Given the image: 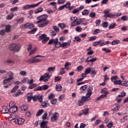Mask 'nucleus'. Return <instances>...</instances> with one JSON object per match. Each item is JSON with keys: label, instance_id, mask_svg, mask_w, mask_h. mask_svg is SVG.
<instances>
[{"label": "nucleus", "instance_id": "obj_53", "mask_svg": "<svg viewBox=\"0 0 128 128\" xmlns=\"http://www.w3.org/2000/svg\"><path fill=\"white\" fill-rule=\"evenodd\" d=\"M14 18V14H10L6 16L7 20H12Z\"/></svg>", "mask_w": 128, "mask_h": 128}, {"label": "nucleus", "instance_id": "obj_50", "mask_svg": "<svg viewBox=\"0 0 128 128\" xmlns=\"http://www.w3.org/2000/svg\"><path fill=\"white\" fill-rule=\"evenodd\" d=\"M102 50H104V52H106V54H110V52H112V50H108V49H106V48H103L102 49Z\"/></svg>", "mask_w": 128, "mask_h": 128}, {"label": "nucleus", "instance_id": "obj_28", "mask_svg": "<svg viewBox=\"0 0 128 128\" xmlns=\"http://www.w3.org/2000/svg\"><path fill=\"white\" fill-rule=\"evenodd\" d=\"M102 40H99L98 42H95L92 44L93 46H98L100 44L102 43Z\"/></svg>", "mask_w": 128, "mask_h": 128}, {"label": "nucleus", "instance_id": "obj_64", "mask_svg": "<svg viewBox=\"0 0 128 128\" xmlns=\"http://www.w3.org/2000/svg\"><path fill=\"white\" fill-rule=\"evenodd\" d=\"M121 20H128V16H122V18H121Z\"/></svg>", "mask_w": 128, "mask_h": 128}, {"label": "nucleus", "instance_id": "obj_5", "mask_svg": "<svg viewBox=\"0 0 128 128\" xmlns=\"http://www.w3.org/2000/svg\"><path fill=\"white\" fill-rule=\"evenodd\" d=\"M27 99H28V102H30V100H32L34 102H36L38 100L40 102H42V96H30L27 98Z\"/></svg>", "mask_w": 128, "mask_h": 128}, {"label": "nucleus", "instance_id": "obj_49", "mask_svg": "<svg viewBox=\"0 0 128 128\" xmlns=\"http://www.w3.org/2000/svg\"><path fill=\"white\" fill-rule=\"evenodd\" d=\"M64 2H66V0H58V4H64Z\"/></svg>", "mask_w": 128, "mask_h": 128}, {"label": "nucleus", "instance_id": "obj_60", "mask_svg": "<svg viewBox=\"0 0 128 128\" xmlns=\"http://www.w3.org/2000/svg\"><path fill=\"white\" fill-rule=\"evenodd\" d=\"M36 90H42V86L37 87L34 90L35 92H36Z\"/></svg>", "mask_w": 128, "mask_h": 128}, {"label": "nucleus", "instance_id": "obj_8", "mask_svg": "<svg viewBox=\"0 0 128 128\" xmlns=\"http://www.w3.org/2000/svg\"><path fill=\"white\" fill-rule=\"evenodd\" d=\"M50 76H52V75L50 74L46 73L44 76L40 77L39 80L40 82L44 80L45 82H48V79Z\"/></svg>", "mask_w": 128, "mask_h": 128}, {"label": "nucleus", "instance_id": "obj_42", "mask_svg": "<svg viewBox=\"0 0 128 128\" xmlns=\"http://www.w3.org/2000/svg\"><path fill=\"white\" fill-rule=\"evenodd\" d=\"M16 120V116L14 115H10L9 120Z\"/></svg>", "mask_w": 128, "mask_h": 128}, {"label": "nucleus", "instance_id": "obj_19", "mask_svg": "<svg viewBox=\"0 0 128 128\" xmlns=\"http://www.w3.org/2000/svg\"><path fill=\"white\" fill-rule=\"evenodd\" d=\"M56 90L57 92H61L62 90V86L60 84H58L56 85Z\"/></svg>", "mask_w": 128, "mask_h": 128}, {"label": "nucleus", "instance_id": "obj_56", "mask_svg": "<svg viewBox=\"0 0 128 128\" xmlns=\"http://www.w3.org/2000/svg\"><path fill=\"white\" fill-rule=\"evenodd\" d=\"M61 79H62V77L56 76L54 82H60V80Z\"/></svg>", "mask_w": 128, "mask_h": 128}, {"label": "nucleus", "instance_id": "obj_29", "mask_svg": "<svg viewBox=\"0 0 128 128\" xmlns=\"http://www.w3.org/2000/svg\"><path fill=\"white\" fill-rule=\"evenodd\" d=\"M18 86H16L12 88V90H11L10 92H11L12 93L16 92V90H18Z\"/></svg>", "mask_w": 128, "mask_h": 128}, {"label": "nucleus", "instance_id": "obj_12", "mask_svg": "<svg viewBox=\"0 0 128 128\" xmlns=\"http://www.w3.org/2000/svg\"><path fill=\"white\" fill-rule=\"evenodd\" d=\"M22 28H34V25L32 23L27 22L25 24H24Z\"/></svg>", "mask_w": 128, "mask_h": 128}, {"label": "nucleus", "instance_id": "obj_16", "mask_svg": "<svg viewBox=\"0 0 128 128\" xmlns=\"http://www.w3.org/2000/svg\"><path fill=\"white\" fill-rule=\"evenodd\" d=\"M104 94H102L99 97L97 98L96 100H100L102 98H106V94H108V92H104Z\"/></svg>", "mask_w": 128, "mask_h": 128}, {"label": "nucleus", "instance_id": "obj_7", "mask_svg": "<svg viewBox=\"0 0 128 128\" xmlns=\"http://www.w3.org/2000/svg\"><path fill=\"white\" fill-rule=\"evenodd\" d=\"M37 20L38 21L36 22L35 24H40V22H46L48 21V15L47 14H43L42 16H40L37 18Z\"/></svg>", "mask_w": 128, "mask_h": 128}, {"label": "nucleus", "instance_id": "obj_57", "mask_svg": "<svg viewBox=\"0 0 128 128\" xmlns=\"http://www.w3.org/2000/svg\"><path fill=\"white\" fill-rule=\"evenodd\" d=\"M108 26V22H104L102 24L103 28H106Z\"/></svg>", "mask_w": 128, "mask_h": 128}, {"label": "nucleus", "instance_id": "obj_48", "mask_svg": "<svg viewBox=\"0 0 128 128\" xmlns=\"http://www.w3.org/2000/svg\"><path fill=\"white\" fill-rule=\"evenodd\" d=\"M49 86L48 85H44L42 86V90H46L48 88Z\"/></svg>", "mask_w": 128, "mask_h": 128}, {"label": "nucleus", "instance_id": "obj_61", "mask_svg": "<svg viewBox=\"0 0 128 128\" xmlns=\"http://www.w3.org/2000/svg\"><path fill=\"white\" fill-rule=\"evenodd\" d=\"M90 18H94L96 16V13L94 12H92L90 14Z\"/></svg>", "mask_w": 128, "mask_h": 128}, {"label": "nucleus", "instance_id": "obj_11", "mask_svg": "<svg viewBox=\"0 0 128 128\" xmlns=\"http://www.w3.org/2000/svg\"><path fill=\"white\" fill-rule=\"evenodd\" d=\"M48 24H50V21L48 20L47 21H40L39 23H37V24L39 28H44Z\"/></svg>", "mask_w": 128, "mask_h": 128}, {"label": "nucleus", "instance_id": "obj_52", "mask_svg": "<svg viewBox=\"0 0 128 128\" xmlns=\"http://www.w3.org/2000/svg\"><path fill=\"white\" fill-rule=\"evenodd\" d=\"M20 76H26V72L22 70L20 72Z\"/></svg>", "mask_w": 128, "mask_h": 128}, {"label": "nucleus", "instance_id": "obj_36", "mask_svg": "<svg viewBox=\"0 0 128 128\" xmlns=\"http://www.w3.org/2000/svg\"><path fill=\"white\" fill-rule=\"evenodd\" d=\"M24 112H26L28 110V106H26L25 105H23L20 108Z\"/></svg>", "mask_w": 128, "mask_h": 128}, {"label": "nucleus", "instance_id": "obj_62", "mask_svg": "<svg viewBox=\"0 0 128 128\" xmlns=\"http://www.w3.org/2000/svg\"><path fill=\"white\" fill-rule=\"evenodd\" d=\"M42 119L43 120H46V118H48V113L46 112L42 116Z\"/></svg>", "mask_w": 128, "mask_h": 128}, {"label": "nucleus", "instance_id": "obj_45", "mask_svg": "<svg viewBox=\"0 0 128 128\" xmlns=\"http://www.w3.org/2000/svg\"><path fill=\"white\" fill-rule=\"evenodd\" d=\"M104 16H105L106 18H112L113 17H114V15H112V14H105L104 15Z\"/></svg>", "mask_w": 128, "mask_h": 128}, {"label": "nucleus", "instance_id": "obj_21", "mask_svg": "<svg viewBox=\"0 0 128 128\" xmlns=\"http://www.w3.org/2000/svg\"><path fill=\"white\" fill-rule=\"evenodd\" d=\"M10 28H12V26L10 25H7L5 28V31L6 32H10Z\"/></svg>", "mask_w": 128, "mask_h": 128}, {"label": "nucleus", "instance_id": "obj_38", "mask_svg": "<svg viewBox=\"0 0 128 128\" xmlns=\"http://www.w3.org/2000/svg\"><path fill=\"white\" fill-rule=\"evenodd\" d=\"M58 26L60 28H66V25L64 23L58 24Z\"/></svg>", "mask_w": 128, "mask_h": 128}, {"label": "nucleus", "instance_id": "obj_34", "mask_svg": "<svg viewBox=\"0 0 128 128\" xmlns=\"http://www.w3.org/2000/svg\"><path fill=\"white\" fill-rule=\"evenodd\" d=\"M52 30H54L55 32H60V28L56 26H53V28H52Z\"/></svg>", "mask_w": 128, "mask_h": 128}, {"label": "nucleus", "instance_id": "obj_39", "mask_svg": "<svg viewBox=\"0 0 128 128\" xmlns=\"http://www.w3.org/2000/svg\"><path fill=\"white\" fill-rule=\"evenodd\" d=\"M64 6L66 8H70V2H68L66 4H64Z\"/></svg>", "mask_w": 128, "mask_h": 128}, {"label": "nucleus", "instance_id": "obj_27", "mask_svg": "<svg viewBox=\"0 0 128 128\" xmlns=\"http://www.w3.org/2000/svg\"><path fill=\"white\" fill-rule=\"evenodd\" d=\"M50 34L52 36H54L56 34V32L54 31V30H50Z\"/></svg>", "mask_w": 128, "mask_h": 128}, {"label": "nucleus", "instance_id": "obj_2", "mask_svg": "<svg viewBox=\"0 0 128 128\" xmlns=\"http://www.w3.org/2000/svg\"><path fill=\"white\" fill-rule=\"evenodd\" d=\"M92 87H89L88 90V92L86 94V96H82L80 100H78V104L79 106H84V104L86 102H88V100H90V96H92Z\"/></svg>", "mask_w": 128, "mask_h": 128}, {"label": "nucleus", "instance_id": "obj_18", "mask_svg": "<svg viewBox=\"0 0 128 128\" xmlns=\"http://www.w3.org/2000/svg\"><path fill=\"white\" fill-rule=\"evenodd\" d=\"M2 114H8V112H10V110H8V108L6 106H4L2 108Z\"/></svg>", "mask_w": 128, "mask_h": 128}, {"label": "nucleus", "instance_id": "obj_10", "mask_svg": "<svg viewBox=\"0 0 128 128\" xmlns=\"http://www.w3.org/2000/svg\"><path fill=\"white\" fill-rule=\"evenodd\" d=\"M58 116H60V114L56 112H54L52 114V116L51 117V121L52 122H54L56 120H58Z\"/></svg>", "mask_w": 128, "mask_h": 128}, {"label": "nucleus", "instance_id": "obj_13", "mask_svg": "<svg viewBox=\"0 0 128 128\" xmlns=\"http://www.w3.org/2000/svg\"><path fill=\"white\" fill-rule=\"evenodd\" d=\"M80 20H78V17H76L74 20L71 24V26H76L80 24Z\"/></svg>", "mask_w": 128, "mask_h": 128}, {"label": "nucleus", "instance_id": "obj_43", "mask_svg": "<svg viewBox=\"0 0 128 128\" xmlns=\"http://www.w3.org/2000/svg\"><path fill=\"white\" fill-rule=\"evenodd\" d=\"M114 84H122V81L120 80H117L114 81Z\"/></svg>", "mask_w": 128, "mask_h": 128}, {"label": "nucleus", "instance_id": "obj_63", "mask_svg": "<svg viewBox=\"0 0 128 128\" xmlns=\"http://www.w3.org/2000/svg\"><path fill=\"white\" fill-rule=\"evenodd\" d=\"M50 102L52 104H56V99L52 100Z\"/></svg>", "mask_w": 128, "mask_h": 128}, {"label": "nucleus", "instance_id": "obj_26", "mask_svg": "<svg viewBox=\"0 0 128 128\" xmlns=\"http://www.w3.org/2000/svg\"><path fill=\"white\" fill-rule=\"evenodd\" d=\"M36 48H35L30 50L28 56H32V54H36Z\"/></svg>", "mask_w": 128, "mask_h": 128}, {"label": "nucleus", "instance_id": "obj_35", "mask_svg": "<svg viewBox=\"0 0 128 128\" xmlns=\"http://www.w3.org/2000/svg\"><path fill=\"white\" fill-rule=\"evenodd\" d=\"M30 86L28 87L30 90H32V88H36L37 84H30Z\"/></svg>", "mask_w": 128, "mask_h": 128}, {"label": "nucleus", "instance_id": "obj_54", "mask_svg": "<svg viewBox=\"0 0 128 128\" xmlns=\"http://www.w3.org/2000/svg\"><path fill=\"white\" fill-rule=\"evenodd\" d=\"M5 34H6V30H4L2 29L0 30V36H4Z\"/></svg>", "mask_w": 128, "mask_h": 128}, {"label": "nucleus", "instance_id": "obj_17", "mask_svg": "<svg viewBox=\"0 0 128 128\" xmlns=\"http://www.w3.org/2000/svg\"><path fill=\"white\" fill-rule=\"evenodd\" d=\"M48 122L42 121L40 124V128H50L46 124H48Z\"/></svg>", "mask_w": 128, "mask_h": 128}, {"label": "nucleus", "instance_id": "obj_15", "mask_svg": "<svg viewBox=\"0 0 128 128\" xmlns=\"http://www.w3.org/2000/svg\"><path fill=\"white\" fill-rule=\"evenodd\" d=\"M15 122H17L18 124H22L24 122V119L22 118H18V119L15 120Z\"/></svg>", "mask_w": 128, "mask_h": 128}, {"label": "nucleus", "instance_id": "obj_32", "mask_svg": "<svg viewBox=\"0 0 128 128\" xmlns=\"http://www.w3.org/2000/svg\"><path fill=\"white\" fill-rule=\"evenodd\" d=\"M91 76L94 78V76L96 74V72L95 70L92 69V70H91Z\"/></svg>", "mask_w": 128, "mask_h": 128}, {"label": "nucleus", "instance_id": "obj_20", "mask_svg": "<svg viewBox=\"0 0 128 128\" xmlns=\"http://www.w3.org/2000/svg\"><path fill=\"white\" fill-rule=\"evenodd\" d=\"M43 10H44V8L40 7V8H39L36 9L34 10V12H35V14H38L40 12H42Z\"/></svg>", "mask_w": 128, "mask_h": 128}, {"label": "nucleus", "instance_id": "obj_37", "mask_svg": "<svg viewBox=\"0 0 128 128\" xmlns=\"http://www.w3.org/2000/svg\"><path fill=\"white\" fill-rule=\"evenodd\" d=\"M56 69V67H50L48 69V72H53Z\"/></svg>", "mask_w": 128, "mask_h": 128}, {"label": "nucleus", "instance_id": "obj_51", "mask_svg": "<svg viewBox=\"0 0 128 128\" xmlns=\"http://www.w3.org/2000/svg\"><path fill=\"white\" fill-rule=\"evenodd\" d=\"M82 40V39L80 37H75L74 38V42H80Z\"/></svg>", "mask_w": 128, "mask_h": 128}, {"label": "nucleus", "instance_id": "obj_59", "mask_svg": "<svg viewBox=\"0 0 128 128\" xmlns=\"http://www.w3.org/2000/svg\"><path fill=\"white\" fill-rule=\"evenodd\" d=\"M112 126H114V122H110L108 124L107 126L108 128H112Z\"/></svg>", "mask_w": 128, "mask_h": 128}, {"label": "nucleus", "instance_id": "obj_55", "mask_svg": "<svg viewBox=\"0 0 128 128\" xmlns=\"http://www.w3.org/2000/svg\"><path fill=\"white\" fill-rule=\"evenodd\" d=\"M24 18H21L20 19L16 20V22L19 23L22 22H24Z\"/></svg>", "mask_w": 128, "mask_h": 128}, {"label": "nucleus", "instance_id": "obj_58", "mask_svg": "<svg viewBox=\"0 0 128 128\" xmlns=\"http://www.w3.org/2000/svg\"><path fill=\"white\" fill-rule=\"evenodd\" d=\"M42 106L43 108H46V106H48V102H42Z\"/></svg>", "mask_w": 128, "mask_h": 128}, {"label": "nucleus", "instance_id": "obj_4", "mask_svg": "<svg viewBox=\"0 0 128 128\" xmlns=\"http://www.w3.org/2000/svg\"><path fill=\"white\" fill-rule=\"evenodd\" d=\"M38 58H44V56H40V55H37L26 60V62H27L28 64H30L40 62H42V60L41 59Z\"/></svg>", "mask_w": 128, "mask_h": 128}, {"label": "nucleus", "instance_id": "obj_22", "mask_svg": "<svg viewBox=\"0 0 128 128\" xmlns=\"http://www.w3.org/2000/svg\"><path fill=\"white\" fill-rule=\"evenodd\" d=\"M82 16H88V14H90V10H84L82 12Z\"/></svg>", "mask_w": 128, "mask_h": 128}, {"label": "nucleus", "instance_id": "obj_23", "mask_svg": "<svg viewBox=\"0 0 128 128\" xmlns=\"http://www.w3.org/2000/svg\"><path fill=\"white\" fill-rule=\"evenodd\" d=\"M42 114H44V110L41 109L37 112L36 114V116H42Z\"/></svg>", "mask_w": 128, "mask_h": 128}, {"label": "nucleus", "instance_id": "obj_6", "mask_svg": "<svg viewBox=\"0 0 128 128\" xmlns=\"http://www.w3.org/2000/svg\"><path fill=\"white\" fill-rule=\"evenodd\" d=\"M9 50L11 52H18L20 50V44H12L9 46Z\"/></svg>", "mask_w": 128, "mask_h": 128}, {"label": "nucleus", "instance_id": "obj_47", "mask_svg": "<svg viewBox=\"0 0 128 128\" xmlns=\"http://www.w3.org/2000/svg\"><path fill=\"white\" fill-rule=\"evenodd\" d=\"M76 32H80L82 30V28L80 26H78L76 28Z\"/></svg>", "mask_w": 128, "mask_h": 128}, {"label": "nucleus", "instance_id": "obj_24", "mask_svg": "<svg viewBox=\"0 0 128 128\" xmlns=\"http://www.w3.org/2000/svg\"><path fill=\"white\" fill-rule=\"evenodd\" d=\"M126 96V92H123L120 93V94L118 95L117 98H124Z\"/></svg>", "mask_w": 128, "mask_h": 128}, {"label": "nucleus", "instance_id": "obj_25", "mask_svg": "<svg viewBox=\"0 0 128 128\" xmlns=\"http://www.w3.org/2000/svg\"><path fill=\"white\" fill-rule=\"evenodd\" d=\"M46 38H47L46 35V34H42L39 36L38 40H43Z\"/></svg>", "mask_w": 128, "mask_h": 128}, {"label": "nucleus", "instance_id": "obj_30", "mask_svg": "<svg viewBox=\"0 0 128 128\" xmlns=\"http://www.w3.org/2000/svg\"><path fill=\"white\" fill-rule=\"evenodd\" d=\"M120 110V105L118 104H115V106L113 109L114 112H118Z\"/></svg>", "mask_w": 128, "mask_h": 128}, {"label": "nucleus", "instance_id": "obj_46", "mask_svg": "<svg viewBox=\"0 0 128 128\" xmlns=\"http://www.w3.org/2000/svg\"><path fill=\"white\" fill-rule=\"evenodd\" d=\"M6 64H14V60H8L6 61Z\"/></svg>", "mask_w": 128, "mask_h": 128}, {"label": "nucleus", "instance_id": "obj_40", "mask_svg": "<svg viewBox=\"0 0 128 128\" xmlns=\"http://www.w3.org/2000/svg\"><path fill=\"white\" fill-rule=\"evenodd\" d=\"M50 40V38L46 37V38H44L42 40V44H46L48 42V40Z\"/></svg>", "mask_w": 128, "mask_h": 128}, {"label": "nucleus", "instance_id": "obj_31", "mask_svg": "<svg viewBox=\"0 0 128 128\" xmlns=\"http://www.w3.org/2000/svg\"><path fill=\"white\" fill-rule=\"evenodd\" d=\"M120 40H114L112 42V44L114 46V44H120Z\"/></svg>", "mask_w": 128, "mask_h": 128}, {"label": "nucleus", "instance_id": "obj_9", "mask_svg": "<svg viewBox=\"0 0 128 128\" xmlns=\"http://www.w3.org/2000/svg\"><path fill=\"white\" fill-rule=\"evenodd\" d=\"M40 4H42V2H40L36 4L26 5V6L22 7V10H28V8H36V6H40Z\"/></svg>", "mask_w": 128, "mask_h": 128}, {"label": "nucleus", "instance_id": "obj_41", "mask_svg": "<svg viewBox=\"0 0 128 128\" xmlns=\"http://www.w3.org/2000/svg\"><path fill=\"white\" fill-rule=\"evenodd\" d=\"M116 23L110 24L108 27L109 30H112V28H114L116 27Z\"/></svg>", "mask_w": 128, "mask_h": 128}, {"label": "nucleus", "instance_id": "obj_3", "mask_svg": "<svg viewBox=\"0 0 128 128\" xmlns=\"http://www.w3.org/2000/svg\"><path fill=\"white\" fill-rule=\"evenodd\" d=\"M48 44H54V46L56 48H66L68 46H70V44L68 42H64L62 43L58 42V38L50 40Z\"/></svg>", "mask_w": 128, "mask_h": 128}, {"label": "nucleus", "instance_id": "obj_44", "mask_svg": "<svg viewBox=\"0 0 128 128\" xmlns=\"http://www.w3.org/2000/svg\"><path fill=\"white\" fill-rule=\"evenodd\" d=\"M84 70V66H80L77 68L78 72H82Z\"/></svg>", "mask_w": 128, "mask_h": 128}, {"label": "nucleus", "instance_id": "obj_14", "mask_svg": "<svg viewBox=\"0 0 128 128\" xmlns=\"http://www.w3.org/2000/svg\"><path fill=\"white\" fill-rule=\"evenodd\" d=\"M18 111V106H12L9 109V112H10V114H14V112H16Z\"/></svg>", "mask_w": 128, "mask_h": 128}, {"label": "nucleus", "instance_id": "obj_1", "mask_svg": "<svg viewBox=\"0 0 128 128\" xmlns=\"http://www.w3.org/2000/svg\"><path fill=\"white\" fill-rule=\"evenodd\" d=\"M6 76H8V78H5L2 81L3 84H4V88H8V86L12 84V80H14V74L12 71H10L6 73Z\"/></svg>", "mask_w": 128, "mask_h": 128}, {"label": "nucleus", "instance_id": "obj_33", "mask_svg": "<svg viewBox=\"0 0 128 128\" xmlns=\"http://www.w3.org/2000/svg\"><path fill=\"white\" fill-rule=\"evenodd\" d=\"M91 72H92V68H87L85 70V72L87 74H90Z\"/></svg>", "mask_w": 128, "mask_h": 128}]
</instances>
